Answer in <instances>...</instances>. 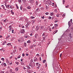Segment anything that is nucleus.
<instances>
[{"label": "nucleus", "instance_id": "9b49d317", "mask_svg": "<svg viewBox=\"0 0 73 73\" xmlns=\"http://www.w3.org/2000/svg\"><path fill=\"white\" fill-rule=\"evenodd\" d=\"M20 9L21 10V11H22V9H23V7L21 5L20 7Z\"/></svg>", "mask_w": 73, "mask_h": 73}, {"label": "nucleus", "instance_id": "393cba45", "mask_svg": "<svg viewBox=\"0 0 73 73\" xmlns=\"http://www.w3.org/2000/svg\"><path fill=\"white\" fill-rule=\"evenodd\" d=\"M36 4L37 5H38V1H36Z\"/></svg>", "mask_w": 73, "mask_h": 73}, {"label": "nucleus", "instance_id": "cd10ccee", "mask_svg": "<svg viewBox=\"0 0 73 73\" xmlns=\"http://www.w3.org/2000/svg\"><path fill=\"white\" fill-rule=\"evenodd\" d=\"M31 19H35V17H33V16H31Z\"/></svg>", "mask_w": 73, "mask_h": 73}, {"label": "nucleus", "instance_id": "f704fd0d", "mask_svg": "<svg viewBox=\"0 0 73 73\" xmlns=\"http://www.w3.org/2000/svg\"><path fill=\"white\" fill-rule=\"evenodd\" d=\"M41 18L42 19H44V18H45V17H44V16H43V17H41Z\"/></svg>", "mask_w": 73, "mask_h": 73}, {"label": "nucleus", "instance_id": "a211bd4d", "mask_svg": "<svg viewBox=\"0 0 73 73\" xmlns=\"http://www.w3.org/2000/svg\"><path fill=\"white\" fill-rule=\"evenodd\" d=\"M29 25V23H27V24L26 25V27H28Z\"/></svg>", "mask_w": 73, "mask_h": 73}, {"label": "nucleus", "instance_id": "e2e57ef3", "mask_svg": "<svg viewBox=\"0 0 73 73\" xmlns=\"http://www.w3.org/2000/svg\"><path fill=\"white\" fill-rule=\"evenodd\" d=\"M2 37H3V36H2V35H0V38H2Z\"/></svg>", "mask_w": 73, "mask_h": 73}, {"label": "nucleus", "instance_id": "f03ea898", "mask_svg": "<svg viewBox=\"0 0 73 73\" xmlns=\"http://www.w3.org/2000/svg\"><path fill=\"white\" fill-rule=\"evenodd\" d=\"M39 36V35H38V34L37 33L35 35V37L36 38H38V37H39V36Z\"/></svg>", "mask_w": 73, "mask_h": 73}, {"label": "nucleus", "instance_id": "13d9d810", "mask_svg": "<svg viewBox=\"0 0 73 73\" xmlns=\"http://www.w3.org/2000/svg\"><path fill=\"white\" fill-rule=\"evenodd\" d=\"M49 31H50V32H51V29L50 28L49 29Z\"/></svg>", "mask_w": 73, "mask_h": 73}, {"label": "nucleus", "instance_id": "f8f14e48", "mask_svg": "<svg viewBox=\"0 0 73 73\" xmlns=\"http://www.w3.org/2000/svg\"><path fill=\"white\" fill-rule=\"evenodd\" d=\"M24 37L25 38H27V37H29V36L28 35L26 36V35H25L24 36Z\"/></svg>", "mask_w": 73, "mask_h": 73}, {"label": "nucleus", "instance_id": "052dcab7", "mask_svg": "<svg viewBox=\"0 0 73 73\" xmlns=\"http://www.w3.org/2000/svg\"><path fill=\"white\" fill-rule=\"evenodd\" d=\"M52 6H54V3H52Z\"/></svg>", "mask_w": 73, "mask_h": 73}, {"label": "nucleus", "instance_id": "0e129e2a", "mask_svg": "<svg viewBox=\"0 0 73 73\" xmlns=\"http://www.w3.org/2000/svg\"><path fill=\"white\" fill-rule=\"evenodd\" d=\"M62 56V54H61L60 55V57H61V56Z\"/></svg>", "mask_w": 73, "mask_h": 73}, {"label": "nucleus", "instance_id": "39448f33", "mask_svg": "<svg viewBox=\"0 0 73 73\" xmlns=\"http://www.w3.org/2000/svg\"><path fill=\"white\" fill-rule=\"evenodd\" d=\"M47 36V35H46L45 36L42 37L43 40L44 41H45V38H46V36Z\"/></svg>", "mask_w": 73, "mask_h": 73}, {"label": "nucleus", "instance_id": "f3484780", "mask_svg": "<svg viewBox=\"0 0 73 73\" xmlns=\"http://www.w3.org/2000/svg\"><path fill=\"white\" fill-rule=\"evenodd\" d=\"M36 66H38V67L39 68L40 67V66H41V64H36Z\"/></svg>", "mask_w": 73, "mask_h": 73}, {"label": "nucleus", "instance_id": "680f3d73", "mask_svg": "<svg viewBox=\"0 0 73 73\" xmlns=\"http://www.w3.org/2000/svg\"><path fill=\"white\" fill-rule=\"evenodd\" d=\"M29 14H30V15H32V13L31 12H30L29 13Z\"/></svg>", "mask_w": 73, "mask_h": 73}, {"label": "nucleus", "instance_id": "0eeeda50", "mask_svg": "<svg viewBox=\"0 0 73 73\" xmlns=\"http://www.w3.org/2000/svg\"><path fill=\"white\" fill-rule=\"evenodd\" d=\"M30 2L31 4H33L34 3V0H31Z\"/></svg>", "mask_w": 73, "mask_h": 73}, {"label": "nucleus", "instance_id": "58836bf2", "mask_svg": "<svg viewBox=\"0 0 73 73\" xmlns=\"http://www.w3.org/2000/svg\"><path fill=\"white\" fill-rule=\"evenodd\" d=\"M36 56H38V57H40V55H39L38 54H36Z\"/></svg>", "mask_w": 73, "mask_h": 73}, {"label": "nucleus", "instance_id": "9d476101", "mask_svg": "<svg viewBox=\"0 0 73 73\" xmlns=\"http://www.w3.org/2000/svg\"><path fill=\"white\" fill-rule=\"evenodd\" d=\"M57 32H58V30H56L55 31H54L53 32L54 34H55V33H57Z\"/></svg>", "mask_w": 73, "mask_h": 73}, {"label": "nucleus", "instance_id": "dca6fc26", "mask_svg": "<svg viewBox=\"0 0 73 73\" xmlns=\"http://www.w3.org/2000/svg\"><path fill=\"white\" fill-rule=\"evenodd\" d=\"M69 36L70 37V38H72V34H71V33H70Z\"/></svg>", "mask_w": 73, "mask_h": 73}, {"label": "nucleus", "instance_id": "774afa93", "mask_svg": "<svg viewBox=\"0 0 73 73\" xmlns=\"http://www.w3.org/2000/svg\"><path fill=\"white\" fill-rule=\"evenodd\" d=\"M29 54H26V55L27 56H28Z\"/></svg>", "mask_w": 73, "mask_h": 73}, {"label": "nucleus", "instance_id": "aec40b11", "mask_svg": "<svg viewBox=\"0 0 73 73\" xmlns=\"http://www.w3.org/2000/svg\"><path fill=\"white\" fill-rule=\"evenodd\" d=\"M15 70H16V71H17L18 70H19V67L16 68Z\"/></svg>", "mask_w": 73, "mask_h": 73}, {"label": "nucleus", "instance_id": "7ed1b4c3", "mask_svg": "<svg viewBox=\"0 0 73 73\" xmlns=\"http://www.w3.org/2000/svg\"><path fill=\"white\" fill-rule=\"evenodd\" d=\"M34 62H36V61H38V59H37V58L36 57H34Z\"/></svg>", "mask_w": 73, "mask_h": 73}, {"label": "nucleus", "instance_id": "b1692460", "mask_svg": "<svg viewBox=\"0 0 73 73\" xmlns=\"http://www.w3.org/2000/svg\"><path fill=\"white\" fill-rule=\"evenodd\" d=\"M19 3H21V0H18Z\"/></svg>", "mask_w": 73, "mask_h": 73}, {"label": "nucleus", "instance_id": "37998d69", "mask_svg": "<svg viewBox=\"0 0 73 73\" xmlns=\"http://www.w3.org/2000/svg\"><path fill=\"white\" fill-rule=\"evenodd\" d=\"M20 57H21V56H19L17 57V58H20Z\"/></svg>", "mask_w": 73, "mask_h": 73}, {"label": "nucleus", "instance_id": "6e6d98bb", "mask_svg": "<svg viewBox=\"0 0 73 73\" xmlns=\"http://www.w3.org/2000/svg\"><path fill=\"white\" fill-rule=\"evenodd\" d=\"M5 6L7 8V3H5Z\"/></svg>", "mask_w": 73, "mask_h": 73}, {"label": "nucleus", "instance_id": "49530a36", "mask_svg": "<svg viewBox=\"0 0 73 73\" xmlns=\"http://www.w3.org/2000/svg\"><path fill=\"white\" fill-rule=\"evenodd\" d=\"M36 39H34L33 40V42H36Z\"/></svg>", "mask_w": 73, "mask_h": 73}, {"label": "nucleus", "instance_id": "a18cd8bd", "mask_svg": "<svg viewBox=\"0 0 73 73\" xmlns=\"http://www.w3.org/2000/svg\"><path fill=\"white\" fill-rule=\"evenodd\" d=\"M51 16H53V13H51Z\"/></svg>", "mask_w": 73, "mask_h": 73}, {"label": "nucleus", "instance_id": "f257e3e1", "mask_svg": "<svg viewBox=\"0 0 73 73\" xmlns=\"http://www.w3.org/2000/svg\"><path fill=\"white\" fill-rule=\"evenodd\" d=\"M46 4H47V5H51L52 4V2L50 0H48L47 1H46Z\"/></svg>", "mask_w": 73, "mask_h": 73}, {"label": "nucleus", "instance_id": "72a5a7b5", "mask_svg": "<svg viewBox=\"0 0 73 73\" xmlns=\"http://www.w3.org/2000/svg\"><path fill=\"white\" fill-rule=\"evenodd\" d=\"M45 62H46V60H44L43 61V63H44Z\"/></svg>", "mask_w": 73, "mask_h": 73}, {"label": "nucleus", "instance_id": "de8ad7c7", "mask_svg": "<svg viewBox=\"0 0 73 73\" xmlns=\"http://www.w3.org/2000/svg\"><path fill=\"white\" fill-rule=\"evenodd\" d=\"M52 19V17H48V19Z\"/></svg>", "mask_w": 73, "mask_h": 73}, {"label": "nucleus", "instance_id": "1a4fd4ad", "mask_svg": "<svg viewBox=\"0 0 73 73\" xmlns=\"http://www.w3.org/2000/svg\"><path fill=\"white\" fill-rule=\"evenodd\" d=\"M7 42L6 41H5V42H3L2 43V45H5V44H6Z\"/></svg>", "mask_w": 73, "mask_h": 73}, {"label": "nucleus", "instance_id": "a878e982", "mask_svg": "<svg viewBox=\"0 0 73 73\" xmlns=\"http://www.w3.org/2000/svg\"><path fill=\"white\" fill-rule=\"evenodd\" d=\"M10 36H11L10 35H9L8 36L6 37V38H9V37H10Z\"/></svg>", "mask_w": 73, "mask_h": 73}, {"label": "nucleus", "instance_id": "2f4dec72", "mask_svg": "<svg viewBox=\"0 0 73 73\" xmlns=\"http://www.w3.org/2000/svg\"><path fill=\"white\" fill-rule=\"evenodd\" d=\"M10 8L11 9H12L13 8V7L12 5H11L10 7Z\"/></svg>", "mask_w": 73, "mask_h": 73}, {"label": "nucleus", "instance_id": "20e7f679", "mask_svg": "<svg viewBox=\"0 0 73 73\" xmlns=\"http://www.w3.org/2000/svg\"><path fill=\"white\" fill-rule=\"evenodd\" d=\"M21 33H25V30L24 29H22L21 32H20Z\"/></svg>", "mask_w": 73, "mask_h": 73}, {"label": "nucleus", "instance_id": "338daca9", "mask_svg": "<svg viewBox=\"0 0 73 73\" xmlns=\"http://www.w3.org/2000/svg\"><path fill=\"white\" fill-rule=\"evenodd\" d=\"M3 65H4V66H7L6 64H3Z\"/></svg>", "mask_w": 73, "mask_h": 73}, {"label": "nucleus", "instance_id": "09e8293b", "mask_svg": "<svg viewBox=\"0 0 73 73\" xmlns=\"http://www.w3.org/2000/svg\"><path fill=\"white\" fill-rule=\"evenodd\" d=\"M33 35V34H32V33L30 34V35L31 36H32Z\"/></svg>", "mask_w": 73, "mask_h": 73}, {"label": "nucleus", "instance_id": "bb28decb", "mask_svg": "<svg viewBox=\"0 0 73 73\" xmlns=\"http://www.w3.org/2000/svg\"><path fill=\"white\" fill-rule=\"evenodd\" d=\"M3 21L4 23H7V21H6V19L3 20Z\"/></svg>", "mask_w": 73, "mask_h": 73}, {"label": "nucleus", "instance_id": "bf43d9fd", "mask_svg": "<svg viewBox=\"0 0 73 73\" xmlns=\"http://www.w3.org/2000/svg\"><path fill=\"white\" fill-rule=\"evenodd\" d=\"M54 17H52V20H53V19H54Z\"/></svg>", "mask_w": 73, "mask_h": 73}, {"label": "nucleus", "instance_id": "a19ab883", "mask_svg": "<svg viewBox=\"0 0 73 73\" xmlns=\"http://www.w3.org/2000/svg\"><path fill=\"white\" fill-rule=\"evenodd\" d=\"M60 15L59 14H58L56 15V16L57 17H59V16Z\"/></svg>", "mask_w": 73, "mask_h": 73}, {"label": "nucleus", "instance_id": "4468645a", "mask_svg": "<svg viewBox=\"0 0 73 73\" xmlns=\"http://www.w3.org/2000/svg\"><path fill=\"white\" fill-rule=\"evenodd\" d=\"M27 8L28 9H31V7L30 6H28L27 7Z\"/></svg>", "mask_w": 73, "mask_h": 73}, {"label": "nucleus", "instance_id": "ddd939ff", "mask_svg": "<svg viewBox=\"0 0 73 73\" xmlns=\"http://www.w3.org/2000/svg\"><path fill=\"white\" fill-rule=\"evenodd\" d=\"M11 13L12 15H14V13L13 12V11H12V10L11 11Z\"/></svg>", "mask_w": 73, "mask_h": 73}, {"label": "nucleus", "instance_id": "412c9836", "mask_svg": "<svg viewBox=\"0 0 73 73\" xmlns=\"http://www.w3.org/2000/svg\"><path fill=\"white\" fill-rule=\"evenodd\" d=\"M63 4H65V0H63Z\"/></svg>", "mask_w": 73, "mask_h": 73}, {"label": "nucleus", "instance_id": "5fc2aeb1", "mask_svg": "<svg viewBox=\"0 0 73 73\" xmlns=\"http://www.w3.org/2000/svg\"><path fill=\"white\" fill-rule=\"evenodd\" d=\"M25 56V54H23L22 56L23 57H24Z\"/></svg>", "mask_w": 73, "mask_h": 73}, {"label": "nucleus", "instance_id": "864d4df0", "mask_svg": "<svg viewBox=\"0 0 73 73\" xmlns=\"http://www.w3.org/2000/svg\"><path fill=\"white\" fill-rule=\"evenodd\" d=\"M57 22H58V21L55 20L54 23H57Z\"/></svg>", "mask_w": 73, "mask_h": 73}, {"label": "nucleus", "instance_id": "c9c22d12", "mask_svg": "<svg viewBox=\"0 0 73 73\" xmlns=\"http://www.w3.org/2000/svg\"><path fill=\"white\" fill-rule=\"evenodd\" d=\"M15 63L16 64H19V62H16Z\"/></svg>", "mask_w": 73, "mask_h": 73}, {"label": "nucleus", "instance_id": "6ab92c4d", "mask_svg": "<svg viewBox=\"0 0 73 73\" xmlns=\"http://www.w3.org/2000/svg\"><path fill=\"white\" fill-rule=\"evenodd\" d=\"M24 46H25V47H26L27 46V43L26 42H25L24 43Z\"/></svg>", "mask_w": 73, "mask_h": 73}, {"label": "nucleus", "instance_id": "79ce46f5", "mask_svg": "<svg viewBox=\"0 0 73 73\" xmlns=\"http://www.w3.org/2000/svg\"><path fill=\"white\" fill-rule=\"evenodd\" d=\"M69 5H67L65 7L66 8H68L69 7Z\"/></svg>", "mask_w": 73, "mask_h": 73}, {"label": "nucleus", "instance_id": "603ef678", "mask_svg": "<svg viewBox=\"0 0 73 73\" xmlns=\"http://www.w3.org/2000/svg\"><path fill=\"white\" fill-rule=\"evenodd\" d=\"M23 1V3H26V2H25V0H22Z\"/></svg>", "mask_w": 73, "mask_h": 73}, {"label": "nucleus", "instance_id": "7c9ffc66", "mask_svg": "<svg viewBox=\"0 0 73 73\" xmlns=\"http://www.w3.org/2000/svg\"><path fill=\"white\" fill-rule=\"evenodd\" d=\"M44 27L43 26H41L40 27L41 29H44Z\"/></svg>", "mask_w": 73, "mask_h": 73}, {"label": "nucleus", "instance_id": "c756f323", "mask_svg": "<svg viewBox=\"0 0 73 73\" xmlns=\"http://www.w3.org/2000/svg\"><path fill=\"white\" fill-rule=\"evenodd\" d=\"M54 26L55 27H57L58 26V25L57 24H55Z\"/></svg>", "mask_w": 73, "mask_h": 73}, {"label": "nucleus", "instance_id": "423d86ee", "mask_svg": "<svg viewBox=\"0 0 73 73\" xmlns=\"http://www.w3.org/2000/svg\"><path fill=\"white\" fill-rule=\"evenodd\" d=\"M2 7L4 9H5V11H6V9H5V7H4V5H1Z\"/></svg>", "mask_w": 73, "mask_h": 73}, {"label": "nucleus", "instance_id": "4be33fe9", "mask_svg": "<svg viewBox=\"0 0 73 73\" xmlns=\"http://www.w3.org/2000/svg\"><path fill=\"white\" fill-rule=\"evenodd\" d=\"M11 45V43H9L7 44V45H8V46H9V45Z\"/></svg>", "mask_w": 73, "mask_h": 73}, {"label": "nucleus", "instance_id": "6e6552de", "mask_svg": "<svg viewBox=\"0 0 73 73\" xmlns=\"http://www.w3.org/2000/svg\"><path fill=\"white\" fill-rule=\"evenodd\" d=\"M46 4V9H48V6H49V5L47 4Z\"/></svg>", "mask_w": 73, "mask_h": 73}, {"label": "nucleus", "instance_id": "2eb2a0df", "mask_svg": "<svg viewBox=\"0 0 73 73\" xmlns=\"http://www.w3.org/2000/svg\"><path fill=\"white\" fill-rule=\"evenodd\" d=\"M70 21H68V25H69V27H70V26L71 25V24L70 23Z\"/></svg>", "mask_w": 73, "mask_h": 73}, {"label": "nucleus", "instance_id": "69168bd1", "mask_svg": "<svg viewBox=\"0 0 73 73\" xmlns=\"http://www.w3.org/2000/svg\"><path fill=\"white\" fill-rule=\"evenodd\" d=\"M14 49H16V48H17V47L15 46L14 47Z\"/></svg>", "mask_w": 73, "mask_h": 73}, {"label": "nucleus", "instance_id": "3c124183", "mask_svg": "<svg viewBox=\"0 0 73 73\" xmlns=\"http://www.w3.org/2000/svg\"><path fill=\"white\" fill-rule=\"evenodd\" d=\"M27 68H28L29 69H31L30 67L29 66H27Z\"/></svg>", "mask_w": 73, "mask_h": 73}, {"label": "nucleus", "instance_id": "c03bdc74", "mask_svg": "<svg viewBox=\"0 0 73 73\" xmlns=\"http://www.w3.org/2000/svg\"><path fill=\"white\" fill-rule=\"evenodd\" d=\"M55 68L56 69V70L57 71H58V68H57V67H56Z\"/></svg>", "mask_w": 73, "mask_h": 73}, {"label": "nucleus", "instance_id": "4c0bfd02", "mask_svg": "<svg viewBox=\"0 0 73 73\" xmlns=\"http://www.w3.org/2000/svg\"><path fill=\"white\" fill-rule=\"evenodd\" d=\"M1 60L3 61H4V58H2L1 59Z\"/></svg>", "mask_w": 73, "mask_h": 73}, {"label": "nucleus", "instance_id": "ea45409f", "mask_svg": "<svg viewBox=\"0 0 73 73\" xmlns=\"http://www.w3.org/2000/svg\"><path fill=\"white\" fill-rule=\"evenodd\" d=\"M39 60L40 61H41V57H39Z\"/></svg>", "mask_w": 73, "mask_h": 73}, {"label": "nucleus", "instance_id": "c85d7f7f", "mask_svg": "<svg viewBox=\"0 0 73 73\" xmlns=\"http://www.w3.org/2000/svg\"><path fill=\"white\" fill-rule=\"evenodd\" d=\"M7 8L8 9H9V5H7Z\"/></svg>", "mask_w": 73, "mask_h": 73}, {"label": "nucleus", "instance_id": "4d7b16f0", "mask_svg": "<svg viewBox=\"0 0 73 73\" xmlns=\"http://www.w3.org/2000/svg\"><path fill=\"white\" fill-rule=\"evenodd\" d=\"M16 8L17 9H19V7H18V6H16Z\"/></svg>", "mask_w": 73, "mask_h": 73}, {"label": "nucleus", "instance_id": "5701e85b", "mask_svg": "<svg viewBox=\"0 0 73 73\" xmlns=\"http://www.w3.org/2000/svg\"><path fill=\"white\" fill-rule=\"evenodd\" d=\"M45 34H46V33H43V34L42 35V36H44L45 35Z\"/></svg>", "mask_w": 73, "mask_h": 73}, {"label": "nucleus", "instance_id": "e433bc0d", "mask_svg": "<svg viewBox=\"0 0 73 73\" xmlns=\"http://www.w3.org/2000/svg\"><path fill=\"white\" fill-rule=\"evenodd\" d=\"M27 42V43H30V42H31V41L29 40Z\"/></svg>", "mask_w": 73, "mask_h": 73}, {"label": "nucleus", "instance_id": "473e14b6", "mask_svg": "<svg viewBox=\"0 0 73 73\" xmlns=\"http://www.w3.org/2000/svg\"><path fill=\"white\" fill-rule=\"evenodd\" d=\"M45 15H49V13L48 12H47L45 13Z\"/></svg>", "mask_w": 73, "mask_h": 73}, {"label": "nucleus", "instance_id": "8fccbe9b", "mask_svg": "<svg viewBox=\"0 0 73 73\" xmlns=\"http://www.w3.org/2000/svg\"><path fill=\"white\" fill-rule=\"evenodd\" d=\"M14 30H12V33H14Z\"/></svg>", "mask_w": 73, "mask_h": 73}]
</instances>
